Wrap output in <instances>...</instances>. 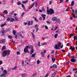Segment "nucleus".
<instances>
[{"instance_id": "nucleus-46", "label": "nucleus", "mask_w": 77, "mask_h": 77, "mask_svg": "<svg viewBox=\"0 0 77 77\" xmlns=\"http://www.w3.org/2000/svg\"><path fill=\"white\" fill-rule=\"evenodd\" d=\"M63 2V0H60V3H62Z\"/></svg>"}, {"instance_id": "nucleus-26", "label": "nucleus", "mask_w": 77, "mask_h": 77, "mask_svg": "<svg viewBox=\"0 0 77 77\" xmlns=\"http://www.w3.org/2000/svg\"><path fill=\"white\" fill-rule=\"evenodd\" d=\"M13 33L14 35H16V32L14 30H13Z\"/></svg>"}, {"instance_id": "nucleus-12", "label": "nucleus", "mask_w": 77, "mask_h": 77, "mask_svg": "<svg viewBox=\"0 0 77 77\" xmlns=\"http://www.w3.org/2000/svg\"><path fill=\"white\" fill-rule=\"evenodd\" d=\"M53 68H57V66L56 64H54L53 65Z\"/></svg>"}, {"instance_id": "nucleus-23", "label": "nucleus", "mask_w": 77, "mask_h": 77, "mask_svg": "<svg viewBox=\"0 0 77 77\" xmlns=\"http://www.w3.org/2000/svg\"><path fill=\"white\" fill-rule=\"evenodd\" d=\"M17 4L18 5H21V2L20 1H18L17 2Z\"/></svg>"}, {"instance_id": "nucleus-32", "label": "nucleus", "mask_w": 77, "mask_h": 77, "mask_svg": "<svg viewBox=\"0 0 77 77\" xmlns=\"http://www.w3.org/2000/svg\"><path fill=\"white\" fill-rule=\"evenodd\" d=\"M14 21H15V20H14L13 18H12L11 19V20L10 21V22H13Z\"/></svg>"}, {"instance_id": "nucleus-18", "label": "nucleus", "mask_w": 77, "mask_h": 77, "mask_svg": "<svg viewBox=\"0 0 77 77\" xmlns=\"http://www.w3.org/2000/svg\"><path fill=\"white\" fill-rule=\"evenodd\" d=\"M35 56H36V54H33L31 55V57L33 58L35 57Z\"/></svg>"}, {"instance_id": "nucleus-47", "label": "nucleus", "mask_w": 77, "mask_h": 77, "mask_svg": "<svg viewBox=\"0 0 77 77\" xmlns=\"http://www.w3.org/2000/svg\"><path fill=\"white\" fill-rule=\"evenodd\" d=\"M42 10L43 12H45V10H44V8L43 7H42Z\"/></svg>"}, {"instance_id": "nucleus-49", "label": "nucleus", "mask_w": 77, "mask_h": 77, "mask_svg": "<svg viewBox=\"0 0 77 77\" xmlns=\"http://www.w3.org/2000/svg\"><path fill=\"white\" fill-rule=\"evenodd\" d=\"M3 63V61L2 60H0V65Z\"/></svg>"}, {"instance_id": "nucleus-9", "label": "nucleus", "mask_w": 77, "mask_h": 77, "mask_svg": "<svg viewBox=\"0 0 77 77\" xmlns=\"http://www.w3.org/2000/svg\"><path fill=\"white\" fill-rule=\"evenodd\" d=\"M56 21L58 24H60V20L59 19H57Z\"/></svg>"}, {"instance_id": "nucleus-41", "label": "nucleus", "mask_w": 77, "mask_h": 77, "mask_svg": "<svg viewBox=\"0 0 77 77\" xmlns=\"http://www.w3.org/2000/svg\"><path fill=\"white\" fill-rule=\"evenodd\" d=\"M70 9V8L69 7V8H67L66 10V11L67 12H68V11H69V9Z\"/></svg>"}, {"instance_id": "nucleus-22", "label": "nucleus", "mask_w": 77, "mask_h": 77, "mask_svg": "<svg viewBox=\"0 0 77 77\" xmlns=\"http://www.w3.org/2000/svg\"><path fill=\"white\" fill-rule=\"evenodd\" d=\"M34 52V50L33 49H31L30 51V54H32Z\"/></svg>"}, {"instance_id": "nucleus-31", "label": "nucleus", "mask_w": 77, "mask_h": 77, "mask_svg": "<svg viewBox=\"0 0 77 77\" xmlns=\"http://www.w3.org/2000/svg\"><path fill=\"white\" fill-rule=\"evenodd\" d=\"M57 36H58V34H56L54 35L55 38H57Z\"/></svg>"}, {"instance_id": "nucleus-3", "label": "nucleus", "mask_w": 77, "mask_h": 77, "mask_svg": "<svg viewBox=\"0 0 77 77\" xmlns=\"http://www.w3.org/2000/svg\"><path fill=\"white\" fill-rule=\"evenodd\" d=\"M48 14H50L51 15H52L53 14H54V10L52 8H51L49 11H48V12L47 13Z\"/></svg>"}, {"instance_id": "nucleus-14", "label": "nucleus", "mask_w": 77, "mask_h": 77, "mask_svg": "<svg viewBox=\"0 0 77 77\" xmlns=\"http://www.w3.org/2000/svg\"><path fill=\"white\" fill-rule=\"evenodd\" d=\"M21 5H22V7L23 9L24 10H26V8H25V6H24V4H21Z\"/></svg>"}, {"instance_id": "nucleus-28", "label": "nucleus", "mask_w": 77, "mask_h": 77, "mask_svg": "<svg viewBox=\"0 0 77 77\" xmlns=\"http://www.w3.org/2000/svg\"><path fill=\"white\" fill-rule=\"evenodd\" d=\"M8 38H9V39H12V36L11 35H9L8 36Z\"/></svg>"}, {"instance_id": "nucleus-56", "label": "nucleus", "mask_w": 77, "mask_h": 77, "mask_svg": "<svg viewBox=\"0 0 77 77\" xmlns=\"http://www.w3.org/2000/svg\"><path fill=\"white\" fill-rule=\"evenodd\" d=\"M33 20H32L31 21V26H32V25H33Z\"/></svg>"}, {"instance_id": "nucleus-10", "label": "nucleus", "mask_w": 77, "mask_h": 77, "mask_svg": "<svg viewBox=\"0 0 77 77\" xmlns=\"http://www.w3.org/2000/svg\"><path fill=\"white\" fill-rule=\"evenodd\" d=\"M1 32H2V33H6V30H4V29H3V28H2V29Z\"/></svg>"}, {"instance_id": "nucleus-58", "label": "nucleus", "mask_w": 77, "mask_h": 77, "mask_svg": "<svg viewBox=\"0 0 77 77\" xmlns=\"http://www.w3.org/2000/svg\"><path fill=\"white\" fill-rule=\"evenodd\" d=\"M52 2H53V1L51 0L49 2V5H51V3H52Z\"/></svg>"}, {"instance_id": "nucleus-20", "label": "nucleus", "mask_w": 77, "mask_h": 77, "mask_svg": "<svg viewBox=\"0 0 77 77\" xmlns=\"http://www.w3.org/2000/svg\"><path fill=\"white\" fill-rule=\"evenodd\" d=\"M31 48V47L30 46H29V45L26 46L25 48H26V49H28V48Z\"/></svg>"}, {"instance_id": "nucleus-64", "label": "nucleus", "mask_w": 77, "mask_h": 77, "mask_svg": "<svg viewBox=\"0 0 77 77\" xmlns=\"http://www.w3.org/2000/svg\"><path fill=\"white\" fill-rule=\"evenodd\" d=\"M48 75H49V74H48L46 75L45 77H47Z\"/></svg>"}, {"instance_id": "nucleus-34", "label": "nucleus", "mask_w": 77, "mask_h": 77, "mask_svg": "<svg viewBox=\"0 0 77 77\" xmlns=\"http://www.w3.org/2000/svg\"><path fill=\"white\" fill-rule=\"evenodd\" d=\"M74 40H75V39L76 40H77V37H76V36H75L73 37Z\"/></svg>"}, {"instance_id": "nucleus-21", "label": "nucleus", "mask_w": 77, "mask_h": 77, "mask_svg": "<svg viewBox=\"0 0 77 77\" xmlns=\"http://www.w3.org/2000/svg\"><path fill=\"white\" fill-rule=\"evenodd\" d=\"M41 54H42V57H44L45 56V55H44V52H41Z\"/></svg>"}, {"instance_id": "nucleus-7", "label": "nucleus", "mask_w": 77, "mask_h": 77, "mask_svg": "<svg viewBox=\"0 0 77 77\" xmlns=\"http://www.w3.org/2000/svg\"><path fill=\"white\" fill-rule=\"evenodd\" d=\"M70 61L73 63L76 62V60L75 59H70Z\"/></svg>"}, {"instance_id": "nucleus-38", "label": "nucleus", "mask_w": 77, "mask_h": 77, "mask_svg": "<svg viewBox=\"0 0 77 77\" xmlns=\"http://www.w3.org/2000/svg\"><path fill=\"white\" fill-rule=\"evenodd\" d=\"M73 16L74 18H77V16H75L74 14H73Z\"/></svg>"}, {"instance_id": "nucleus-11", "label": "nucleus", "mask_w": 77, "mask_h": 77, "mask_svg": "<svg viewBox=\"0 0 77 77\" xmlns=\"http://www.w3.org/2000/svg\"><path fill=\"white\" fill-rule=\"evenodd\" d=\"M28 49L25 48L24 49V53H28Z\"/></svg>"}, {"instance_id": "nucleus-15", "label": "nucleus", "mask_w": 77, "mask_h": 77, "mask_svg": "<svg viewBox=\"0 0 77 77\" xmlns=\"http://www.w3.org/2000/svg\"><path fill=\"white\" fill-rule=\"evenodd\" d=\"M3 73L5 75V74H8V72H7V70H4L3 71Z\"/></svg>"}, {"instance_id": "nucleus-4", "label": "nucleus", "mask_w": 77, "mask_h": 77, "mask_svg": "<svg viewBox=\"0 0 77 77\" xmlns=\"http://www.w3.org/2000/svg\"><path fill=\"white\" fill-rule=\"evenodd\" d=\"M6 42V40L5 39H4L2 40H1L0 41V42L1 44H4V43H5Z\"/></svg>"}, {"instance_id": "nucleus-62", "label": "nucleus", "mask_w": 77, "mask_h": 77, "mask_svg": "<svg viewBox=\"0 0 77 77\" xmlns=\"http://www.w3.org/2000/svg\"><path fill=\"white\" fill-rule=\"evenodd\" d=\"M68 56H69V57L71 56V54H70V53H68Z\"/></svg>"}, {"instance_id": "nucleus-45", "label": "nucleus", "mask_w": 77, "mask_h": 77, "mask_svg": "<svg viewBox=\"0 0 77 77\" xmlns=\"http://www.w3.org/2000/svg\"><path fill=\"white\" fill-rule=\"evenodd\" d=\"M37 74V73H35L33 74L32 76H36V75Z\"/></svg>"}, {"instance_id": "nucleus-52", "label": "nucleus", "mask_w": 77, "mask_h": 77, "mask_svg": "<svg viewBox=\"0 0 77 77\" xmlns=\"http://www.w3.org/2000/svg\"><path fill=\"white\" fill-rule=\"evenodd\" d=\"M28 26H30V21H29V22L28 23Z\"/></svg>"}, {"instance_id": "nucleus-43", "label": "nucleus", "mask_w": 77, "mask_h": 77, "mask_svg": "<svg viewBox=\"0 0 77 77\" xmlns=\"http://www.w3.org/2000/svg\"><path fill=\"white\" fill-rule=\"evenodd\" d=\"M38 29H39V28L37 27V28H36L35 32H38Z\"/></svg>"}, {"instance_id": "nucleus-59", "label": "nucleus", "mask_w": 77, "mask_h": 77, "mask_svg": "<svg viewBox=\"0 0 77 77\" xmlns=\"http://www.w3.org/2000/svg\"><path fill=\"white\" fill-rule=\"evenodd\" d=\"M45 29H48V26H45Z\"/></svg>"}, {"instance_id": "nucleus-35", "label": "nucleus", "mask_w": 77, "mask_h": 77, "mask_svg": "<svg viewBox=\"0 0 77 77\" xmlns=\"http://www.w3.org/2000/svg\"><path fill=\"white\" fill-rule=\"evenodd\" d=\"M35 21H36V23H38V20L37 18H35Z\"/></svg>"}, {"instance_id": "nucleus-37", "label": "nucleus", "mask_w": 77, "mask_h": 77, "mask_svg": "<svg viewBox=\"0 0 77 77\" xmlns=\"http://www.w3.org/2000/svg\"><path fill=\"white\" fill-rule=\"evenodd\" d=\"M46 23H47L48 24V25H50V24H51L50 22H49V21H46Z\"/></svg>"}, {"instance_id": "nucleus-17", "label": "nucleus", "mask_w": 77, "mask_h": 77, "mask_svg": "<svg viewBox=\"0 0 77 77\" xmlns=\"http://www.w3.org/2000/svg\"><path fill=\"white\" fill-rule=\"evenodd\" d=\"M0 77H6V76L5 75V74H2L0 75Z\"/></svg>"}, {"instance_id": "nucleus-57", "label": "nucleus", "mask_w": 77, "mask_h": 77, "mask_svg": "<svg viewBox=\"0 0 77 77\" xmlns=\"http://www.w3.org/2000/svg\"><path fill=\"white\" fill-rule=\"evenodd\" d=\"M76 13L77 14V9H76L75 11V14Z\"/></svg>"}, {"instance_id": "nucleus-54", "label": "nucleus", "mask_w": 77, "mask_h": 77, "mask_svg": "<svg viewBox=\"0 0 77 77\" xmlns=\"http://www.w3.org/2000/svg\"><path fill=\"white\" fill-rule=\"evenodd\" d=\"M30 47H31V50H33V46H32V45H31Z\"/></svg>"}, {"instance_id": "nucleus-48", "label": "nucleus", "mask_w": 77, "mask_h": 77, "mask_svg": "<svg viewBox=\"0 0 77 77\" xmlns=\"http://www.w3.org/2000/svg\"><path fill=\"white\" fill-rule=\"evenodd\" d=\"M71 59H75V57L74 56L72 55L71 57Z\"/></svg>"}, {"instance_id": "nucleus-61", "label": "nucleus", "mask_w": 77, "mask_h": 77, "mask_svg": "<svg viewBox=\"0 0 77 77\" xmlns=\"http://www.w3.org/2000/svg\"><path fill=\"white\" fill-rule=\"evenodd\" d=\"M38 46H40V42H39L38 43Z\"/></svg>"}, {"instance_id": "nucleus-50", "label": "nucleus", "mask_w": 77, "mask_h": 77, "mask_svg": "<svg viewBox=\"0 0 77 77\" xmlns=\"http://www.w3.org/2000/svg\"><path fill=\"white\" fill-rule=\"evenodd\" d=\"M24 61H22V66H24Z\"/></svg>"}, {"instance_id": "nucleus-36", "label": "nucleus", "mask_w": 77, "mask_h": 77, "mask_svg": "<svg viewBox=\"0 0 77 77\" xmlns=\"http://www.w3.org/2000/svg\"><path fill=\"white\" fill-rule=\"evenodd\" d=\"M74 36V35H73V34H70L69 35V38H71V37Z\"/></svg>"}, {"instance_id": "nucleus-30", "label": "nucleus", "mask_w": 77, "mask_h": 77, "mask_svg": "<svg viewBox=\"0 0 77 77\" xmlns=\"http://www.w3.org/2000/svg\"><path fill=\"white\" fill-rule=\"evenodd\" d=\"M31 34H32V37H33V38L34 39H35V35L32 32H31Z\"/></svg>"}, {"instance_id": "nucleus-53", "label": "nucleus", "mask_w": 77, "mask_h": 77, "mask_svg": "<svg viewBox=\"0 0 77 77\" xmlns=\"http://www.w3.org/2000/svg\"><path fill=\"white\" fill-rule=\"evenodd\" d=\"M16 21H18V18L16 17H14Z\"/></svg>"}, {"instance_id": "nucleus-1", "label": "nucleus", "mask_w": 77, "mask_h": 77, "mask_svg": "<svg viewBox=\"0 0 77 77\" xmlns=\"http://www.w3.org/2000/svg\"><path fill=\"white\" fill-rule=\"evenodd\" d=\"M10 53H11V51L9 50H8V51H4L3 54H2V57H6V56H9Z\"/></svg>"}, {"instance_id": "nucleus-24", "label": "nucleus", "mask_w": 77, "mask_h": 77, "mask_svg": "<svg viewBox=\"0 0 77 77\" xmlns=\"http://www.w3.org/2000/svg\"><path fill=\"white\" fill-rule=\"evenodd\" d=\"M51 59H52V60L53 62H54V61L56 60V58H54L52 57L51 58Z\"/></svg>"}, {"instance_id": "nucleus-27", "label": "nucleus", "mask_w": 77, "mask_h": 77, "mask_svg": "<svg viewBox=\"0 0 77 77\" xmlns=\"http://www.w3.org/2000/svg\"><path fill=\"white\" fill-rule=\"evenodd\" d=\"M16 68H17V67L15 66L13 68H11V69H12V70H14L15 69H16Z\"/></svg>"}, {"instance_id": "nucleus-60", "label": "nucleus", "mask_w": 77, "mask_h": 77, "mask_svg": "<svg viewBox=\"0 0 77 77\" xmlns=\"http://www.w3.org/2000/svg\"><path fill=\"white\" fill-rule=\"evenodd\" d=\"M17 54H18L19 55H20V52H19V51H17Z\"/></svg>"}, {"instance_id": "nucleus-42", "label": "nucleus", "mask_w": 77, "mask_h": 77, "mask_svg": "<svg viewBox=\"0 0 77 77\" xmlns=\"http://www.w3.org/2000/svg\"><path fill=\"white\" fill-rule=\"evenodd\" d=\"M70 62V61H68L66 63V65H68V64H69V63Z\"/></svg>"}, {"instance_id": "nucleus-16", "label": "nucleus", "mask_w": 77, "mask_h": 77, "mask_svg": "<svg viewBox=\"0 0 77 77\" xmlns=\"http://www.w3.org/2000/svg\"><path fill=\"white\" fill-rule=\"evenodd\" d=\"M6 47L5 46H3L2 47V51H3V50H5V49H6Z\"/></svg>"}, {"instance_id": "nucleus-2", "label": "nucleus", "mask_w": 77, "mask_h": 77, "mask_svg": "<svg viewBox=\"0 0 77 77\" xmlns=\"http://www.w3.org/2000/svg\"><path fill=\"white\" fill-rule=\"evenodd\" d=\"M57 45H56L55 46V48L56 50L58 49V50L60 49V47L61 46V45L62 44H61V42H59L57 44Z\"/></svg>"}, {"instance_id": "nucleus-5", "label": "nucleus", "mask_w": 77, "mask_h": 77, "mask_svg": "<svg viewBox=\"0 0 77 77\" xmlns=\"http://www.w3.org/2000/svg\"><path fill=\"white\" fill-rule=\"evenodd\" d=\"M57 18L56 17H54L52 19V21H56V20H57Z\"/></svg>"}, {"instance_id": "nucleus-29", "label": "nucleus", "mask_w": 77, "mask_h": 77, "mask_svg": "<svg viewBox=\"0 0 77 77\" xmlns=\"http://www.w3.org/2000/svg\"><path fill=\"white\" fill-rule=\"evenodd\" d=\"M56 72H55L52 74V76H55V75H56Z\"/></svg>"}, {"instance_id": "nucleus-19", "label": "nucleus", "mask_w": 77, "mask_h": 77, "mask_svg": "<svg viewBox=\"0 0 77 77\" xmlns=\"http://www.w3.org/2000/svg\"><path fill=\"white\" fill-rule=\"evenodd\" d=\"M74 5V1H73L71 3V6H73Z\"/></svg>"}, {"instance_id": "nucleus-39", "label": "nucleus", "mask_w": 77, "mask_h": 77, "mask_svg": "<svg viewBox=\"0 0 77 77\" xmlns=\"http://www.w3.org/2000/svg\"><path fill=\"white\" fill-rule=\"evenodd\" d=\"M10 30L11 29H6L5 30L6 31V32H9V31H10Z\"/></svg>"}, {"instance_id": "nucleus-55", "label": "nucleus", "mask_w": 77, "mask_h": 77, "mask_svg": "<svg viewBox=\"0 0 77 77\" xmlns=\"http://www.w3.org/2000/svg\"><path fill=\"white\" fill-rule=\"evenodd\" d=\"M54 53V51L53 50L51 52V54H53V53Z\"/></svg>"}, {"instance_id": "nucleus-51", "label": "nucleus", "mask_w": 77, "mask_h": 77, "mask_svg": "<svg viewBox=\"0 0 77 77\" xmlns=\"http://www.w3.org/2000/svg\"><path fill=\"white\" fill-rule=\"evenodd\" d=\"M35 7H36V6H38V3L36 2H35Z\"/></svg>"}, {"instance_id": "nucleus-44", "label": "nucleus", "mask_w": 77, "mask_h": 77, "mask_svg": "<svg viewBox=\"0 0 77 77\" xmlns=\"http://www.w3.org/2000/svg\"><path fill=\"white\" fill-rule=\"evenodd\" d=\"M46 44H47V43H42L41 44V45H46Z\"/></svg>"}, {"instance_id": "nucleus-8", "label": "nucleus", "mask_w": 77, "mask_h": 77, "mask_svg": "<svg viewBox=\"0 0 77 77\" xmlns=\"http://www.w3.org/2000/svg\"><path fill=\"white\" fill-rule=\"evenodd\" d=\"M41 16L43 18V21H44V20H45V17H46V15L45 14H42Z\"/></svg>"}, {"instance_id": "nucleus-13", "label": "nucleus", "mask_w": 77, "mask_h": 77, "mask_svg": "<svg viewBox=\"0 0 77 77\" xmlns=\"http://www.w3.org/2000/svg\"><path fill=\"white\" fill-rule=\"evenodd\" d=\"M3 14H8V11L6 10H4L3 12Z\"/></svg>"}, {"instance_id": "nucleus-63", "label": "nucleus", "mask_w": 77, "mask_h": 77, "mask_svg": "<svg viewBox=\"0 0 77 77\" xmlns=\"http://www.w3.org/2000/svg\"><path fill=\"white\" fill-rule=\"evenodd\" d=\"M25 74H22V77H25Z\"/></svg>"}, {"instance_id": "nucleus-33", "label": "nucleus", "mask_w": 77, "mask_h": 77, "mask_svg": "<svg viewBox=\"0 0 77 77\" xmlns=\"http://www.w3.org/2000/svg\"><path fill=\"white\" fill-rule=\"evenodd\" d=\"M37 63L38 65H39V63H41V61H39V60H38L37 61Z\"/></svg>"}, {"instance_id": "nucleus-25", "label": "nucleus", "mask_w": 77, "mask_h": 77, "mask_svg": "<svg viewBox=\"0 0 77 77\" xmlns=\"http://www.w3.org/2000/svg\"><path fill=\"white\" fill-rule=\"evenodd\" d=\"M5 26H6V23H5L4 24H2L1 25L0 27H4Z\"/></svg>"}, {"instance_id": "nucleus-40", "label": "nucleus", "mask_w": 77, "mask_h": 77, "mask_svg": "<svg viewBox=\"0 0 77 77\" xmlns=\"http://www.w3.org/2000/svg\"><path fill=\"white\" fill-rule=\"evenodd\" d=\"M38 25L36 24L34 26V27L35 28H38Z\"/></svg>"}, {"instance_id": "nucleus-6", "label": "nucleus", "mask_w": 77, "mask_h": 77, "mask_svg": "<svg viewBox=\"0 0 77 77\" xmlns=\"http://www.w3.org/2000/svg\"><path fill=\"white\" fill-rule=\"evenodd\" d=\"M69 50H71L72 51H73L74 50V49H75V47H72V46L69 48Z\"/></svg>"}]
</instances>
